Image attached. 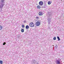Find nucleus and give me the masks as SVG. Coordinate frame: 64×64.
I'll return each mask as SVG.
<instances>
[{"label":"nucleus","mask_w":64,"mask_h":64,"mask_svg":"<svg viewBox=\"0 0 64 64\" xmlns=\"http://www.w3.org/2000/svg\"><path fill=\"white\" fill-rule=\"evenodd\" d=\"M34 24L33 23V22H30V26L31 27H33L34 26Z\"/></svg>","instance_id":"4"},{"label":"nucleus","mask_w":64,"mask_h":64,"mask_svg":"<svg viewBox=\"0 0 64 64\" xmlns=\"http://www.w3.org/2000/svg\"><path fill=\"white\" fill-rule=\"evenodd\" d=\"M43 12H39V13H38V14L40 16H41V15H43Z\"/></svg>","instance_id":"8"},{"label":"nucleus","mask_w":64,"mask_h":64,"mask_svg":"<svg viewBox=\"0 0 64 64\" xmlns=\"http://www.w3.org/2000/svg\"><path fill=\"white\" fill-rule=\"evenodd\" d=\"M6 44V42H4L3 44V45H5V44Z\"/></svg>","instance_id":"19"},{"label":"nucleus","mask_w":64,"mask_h":64,"mask_svg":"<svg viewBox=\"0 0 64 64\" xmlns=\"http://www.w3.org/2000/svg\"><path fill=\"white\" fill-rule=\"evenodd\" d=\"M36 19H39V17L38 16H37L36 17Z\"/></svg>","instance_id":"21"},{"label":"nucleus","mask_w":64,"mask_h":64,"mask_svg":"<svg viewBox=\"0 0 64 64\" xmlns=\"http://www.w3.org/2000/svg\"><path fill=\"white\" fill-rule=\"evenodd\" d=\"M3 64V61L2 60H0V64Z\"/></svg>","instance_id":"15"},{"label":"nucleus","mask_w":64,"mask_h":64,"mask_svg":"<svg viewBox=\"0 0 64 64\" xmlns=\"http://www.w3.org/2000/svg\"><path fill=\"white\" fill-rule=\"evenodd\" d=\"M37 7V9H40L41 8V7H40V6H38Z\"/></svg>","instance_id":"12"},{"label":"nucleus","mask_w":64,"mask_h":64,"mask_svg":"<svg viewBox=\"0 0 64 64\" xmlns=\"http://www.w3.org/2000/svg\"><path fill=\"white\" fill-rule=\"evenodd\" d=\"M48 29H50V27H48Z\"/></svg>","instance_id":"24"},{"label":"nucleus","mask_w":64,"mask_h":64,"mask_svg":"<svg viewBox=\"0 0 64 64\" xmlns=\"http://www.w3.org/2000/svg\"><path fill=\"white\" fill-rule=\"evenodd\" d=\"M49 16L47 17L48 21V24H50V22L51 21V19H52V16H51V13H49L48 14Z\"/></svg>","instance_id":"2"},{"label":"nucleus","mask_w":64,"mask_h":64,"mask_svg":"<svg viewBox=\"0 0 64 64\" xmlns=\"http://www.w3.org/2000/svg\"><path fill=\"white\" fill-rule=\"evenodd\" d=\"M55 48H56V49H57V48H58V46H57V45H56V46Z\"/></svg>","instance_id":"17"},{"label":"nucleus","mask_w":64,"mask_h":64,"mask_svg":"<svg viewBox=\"0 0 64 64\" xmlns=\"http://www.w3.org/2000/svg\"><path fill=\"white\" fill-rule=\"evenodd\" d=\"M44 6H43V8H46V6H45V5H44Z\"/></svg>","instance_id":"20"},{"label":"nucleus","mask_w":64,"mask_h":64,"mask_svg":"<svg viewBox=\"0 0 64 64\" xmlns=\"http://www.w3.org/2000/svg\"><path fill=\"white\" fill-rule=\"evenodd\" d=\"M51 3L52 2L51 1H49L48 2V5H50L51 4Z\"/></svg>","instance_id":"10"},{"label":"nucleus","mask_w":64,"mask_h":64,"mask_svg":"<svg viewBox=\"0 0 64 64\" xmlns=\"http://www.w3.org/2000/svg\"><path fill=\"white\" fill-rule=\"evenodd\" d=\"M61 59L58 58V60H56V64H60V60Z\"/></svg>","instance_id":"3"},{"label":"nucleus","mask_w":64,"mask_h":64,"mask_svg":"<svg viewBox=\"0 0 64 64\" xmlns=\"http://www.w3.org/2000/svg\"><path fill=\"white\" fill-rule=\"evenodd\" d=\"M5 0H0V9H1V10H2L4 5V4H5Z\"/></svg>","instance_id":"1"},{"label":"nucleus","mask_w":64,"mask_h":64,"mask_svg":"<svg viewBox=\"0 0 64 64\" xmlns=\"http://www.w3.org/2000/svg\"><path fill=\"white\" fill-rule=\"evenodd\" d=\"M22 28H24V27H25V26L23 24L22 25Z\"/></svg>","instance_id":"18"},{"label":"nucleus","mask_w":64,"mask_h":64,"mask_svg":"<svg viewBox=\"0 0 64 64\" xmlns=\"http://www.w3.org/2000/svg\"><path fill=\"white\" fill-rule=\"evenodd\" d=\"M36 26H39L40 25V22H37L36 23Z\"/></svg>","instance_id":"5"},{"label":"nucleus","mask_w":64,"mask_h":64,"mask_svg":"<svg viewBox=\"0 0 64 64\" xmlns=\"http://www.w3.org/2000/svg\"><path fill=\"white\" fill-rule=\"evenodd\" d=\"M2 28H3V27H2V26L1 25H0V30L2 29Z\"/></svg>","instance_id":"14"},{"label":"nucleus","mask_w":64,"mask_h":64,"mask_svg":"<svg viewBox=\"0 0 64 64\" xmlns=\"http://www.w3.org/2000/svg\"><path fill=\"white\" fill-rule=\"evenodd\" d=\"M36 64H38V62H37Z\"/></svg>","instance_id":"25"},{"label":"nucleus","mask_w":64,"mask_h":64,"mask_svg":"<svg viewBox=\"0 0 64 64\" xmlns=\"http://www.w3.org/2000/svg\"><path fill=\"white\" fill-rule=\"evenodd\" d=\"M53 39H54V40H56V37H54V38H53Z\"/></svg>","instance_id":"16"},{"label":"nucleus","mask_w":64,"mask_h":64,"mask_svg":"<svg viewBox=\"0 0 64 64\" xmlns=\"http://www.w3.org/2000/svg\"><path fill=\"white\" fill-rule=\"evenodd\" d=\"M21 32H24V30L23 29H22L21 30Z\"/></svg>","instance_id":"11"},{"label":"nucleus","mask_w":64,"mask_h":64,"mask_svg":"<svg viewBox=\"0 0 64 64\" xmlns=\"http://www.w3.org/2000/svg\"><path fill=\"white\" fill-rule=\"evenodd\" d=\"M57 38L58 39V41H60V38L59 37L57 36Z\"/></svg>","instance_id":"13"},{"label":"nucleus","mask_w":64,"mask_h":64,"mask_svg":"<svg viewBox=\"0 0 64 64\" xmlns=\"http://www.w3.org/2000/svg\"><path fill=\"white\" fill-rule=\"evenodd\" d=\"M24 23H25L26 22V20H24Z\"/></svg>","instance_id":"22"},{"label":"nucleus","mask_w":64,"mask_h":64,"mask_svg":"<svg viewBox=\"0 0 64 64\" xmlns=\"http://www.w3.org/2000/svg\"><path fill=\"white\" fill-rule=\"evenodd\" d=\"M39 4L40 6H42L43 5V2L42 1H40L39 2Z\"/></svg>","instance_id":"6"},{"label":"nucleus","mask_w":64,"mask_h":64,"mask_svg":"<svg viewBox=\"0 0 64 64\" xmlns=\"http://www.w3.org/2000/svg\"><path fill=\"white\" fill-rule=\"evenodd\" d=\"M32 63H34V64H35L36 62V61L34 59L33 60H32Z\"/></svg>","instance_id":"7"},{"label":"nucleus","mask_w":64,"mask_h":64,"mask_svg":"<svg viewBox=\"0 0 64 64\" xmlns=\"http://www.w3.org/2000/svg\"><path fill=\"white\" fill-rule=\"evenodd\" d=\"M26 29H28L29 28V26L28 25H27L26 26Z\"/></svg>","instance_id":"9"},{"label":"nucleus","mask_w":64,"mask_h":64,"mask_svg":"<svg viewBox=\"0 0 64 64\" xmlns=\"http://www.w3.org/2000/svg\"><path fill=\"white\" fill-rule=\"evenodd\" d=\"M20 36H18V38H20Z\"/></svg>","instance_id":"23"}]
</instances>
